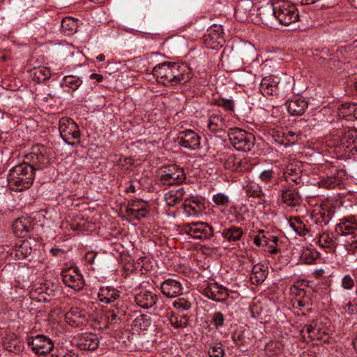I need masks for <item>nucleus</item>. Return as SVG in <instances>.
Masks as SVG:
<instances>
[{
    "label": "nucleus",
    "mask_w": 357,
    "mask_h": 357,
    "mask_svg": "<svg viewBox=\"0 0 357 357\" xmlns=\"http://www.w3.org/2000/svg\"><path fill=\"white\" fill-rule=\"evenodd\" d=\"M25 162L10 170L8 181L13 190L29 189L34 180V171L43 169L47 166L49 159L46 147L40 144L34 146L31 152L25 155Z\"/></svg>",
    "instance_id": "nucleus-1"
},
{
    "label": "nucleus",
    "mask_w": 357,
    "mask_h": 357,
    "mask_svg": "<svg viewBox=\"0 0 357 357\" xmlns=\"http://www.w3.org/2000/svg\"><path fill=\"white\" fill-rule=\"evenodd\" d=\"M158 176L162 185H179L186 179L184 169L176 164H169L162 167L159 170Z\"/></svg>",
    "instance_id": "nucleus-2"
},
{
    "label": "nucleus",
    "mask_w": 357,
    "mask_h": 357,
    "mask_svg": "<svg viewBox=\"0 0 357 357\" xmlns=\"http://www.w3.org/2000/svg\"><path fill=\"white\" fill-rule=\"evenodd\" d=\"M228 137L233 146L239 151H250L255 144V136L238 128L229 129Z\"/></svg>",
    "instance_id": "nucleus-3"
},
{
    "label": "nucleus",
    "mask_w": 357,
    "mask_h": 357,
    "mask_svg": "<svg viewBox=\"0 0 357 357\" xmlns=\"http://www.w3.org/2000/svg\"><path fill=\"white\" fill-rule=\"evenodd\" d=\"M275 19L284 26H288L299 20L296 6L289 2L279 1L275 4Z\"/></svg>",
    "instance_id": "nucleus-4"
},
{
    "label": "nucleus",
    "mask_w": 357,
    "mask_h": 357,
    "mask_svg": "<svg viewBox=\"0 0 357 357\" xmlns=\"http://www.w3.org/2000/svg\"><path fill=\"white\" fill-rule=\"evenodd\" d=\"M325 169L326 171V176L318 181V186L326 189L340 187L343 179L346 176L345 171L331 165H326Z\"/></svg>",
    "instance_id": "nucleus-5"
},
{
    "label": "nucleus",
    "mask_w": 357,
    "mask_h": 357,
    "mask_svg": "<svg viewBox=\"0 0 357 357\" xmlns=\"http://www.w3.org/2000/svg\"><path fill=\"white\" fill-rule=\"evenodd\" d=\"M59 132L63 140L68 145L73 146L76 141H79V127L72 119L63 117L60 119Z\"/></svg>",
    "instance_id": "nucleus-6"
},
{
    "label": "nucleus",
    "mask_w": 357,
    "mask_h": 357,
    "mask_svg": "<svg viewBox=\"0 0 357 357\" xmlns=\"http://www.w3.org/2000/svg\"><path fill=\"white\" fill-rule=\"evenodd\" d=\"M225 42L221 25L214 24L207 29L204 36V43L208 49L219 50L223 46Z\"/></svg>",
    "instance_id": "nucleus-7"
},
{
    "label": "nucleus",
    "mask_w": 357,
    "mask_h": 357,
    "mask_svg": "<svg viewBox=\"0 0 357 357\" xmlns=\"http://www.w3.org/2000/svg\"><path fill=\"white\" fill-rule=\"evenodd\" d=\"M26 341L27 344L37 355L45 356L49 354L54 348L53 342L43 335L28 337Z\"/></svg>",
    "instance_id": "nucleus-8"
},
{
    "label": "nucleus",
    "mask_w": 357,
    "mask_h": 357,
    "mask_svg": "<svg viewBox=\"0 0 357 357\" xmlns=\"http://www.w3.org/2000/svg\"><path fill=\"white\" fill-rule=\"evenodd\" d=\"M62 280L66 286L78 291L84 287V280L77 267H70L61 272Z\"/></svg>",
    "instance_id": "nucleus-9"
},
{
    "label": "nucleus",
    "mask_w": 357,
    "mask_h": 357,
    "mask_svg": "<svg viewBox=\"0 0 357 357\" xmlns=\"http://www.w3.org/2000/svg\"><path fill=\"white\" fill-rule=\"evenodd\" d=\"M305 331L311 340L322 341L323 342H329L328 329L321 322L312 321L310 324L305 325V328L301 330L303 337H305Z\"/></svg>",
    "instance_id": "nucleus-10"
},
{
    "label": "nucleus",
    "mask_w": 357,
    "mask_h": 357,
    "mask_svg": "<svg viewBox=\"0 0 357 357\" xmlns=\"http://www.w3.org/2000/svg\"><path fill=\"white\" fill-rule=\"evenodd\" d=\"M149 212L146 202L142 199L131 200L126 207L125 213L130 219L139 220L145 218Z\"/></svg>",
    "instance_id": "nucleus-11"
},
{
    "label": "nucleus",
    "mask_w": 357,
    "mask_h": 357,
    "mask_svg": "<svg viewBox=\"0 0 357 357\" xmlns=\"http://www.w3.org/2000/svg\"><path fill=\"white\" fill-rule=\"evenodd\" d=\"M66 322L73 327H79L87 324L89 314L86 311L79 307H72L65 316Z\"/></svg>",
    "instance_id": "nucleus-12"
},
{
    "label": "nucleus",
    "mask_w": 357,
    "mask_h": 357,
    "mask_svg": "<svg viewBox=\"0 0 357 357\" xmlns=\"http://www.w3.org/2000/svg\"><path fill=\"white\" fill-rule=\"evenodd\" d=\"M224 167L231 172H245L250 171L252 164L246 158H241L234 154L227 155L223 160Z\"/></svg>",
    "instance_id": "nucleus-13"
},
{
    "label": "nucleus",
    "mask_w": 357,
    "mask_h": 357,
    "mask_svg": "<svg viewBox=\"0 0 357 357\" xmlns=\"http://www.w3.org/2000/svg\"><path fill=\"white\" fill-rule=\"evenodd\" d=\"M186 228L188 234L194 238L206 240L213 235V227L206 222H192Z\"/></svg>",
    "instance_id": "nucleus-14"
},
{
    "label": "nucleus",
    "mask_w": 357,
    "mask_h": 357,
    "mask_svg": "<svg viewBox=\"0 0 357 357\" xmlns=\"http://www.w3.org/2000/svg\"><path fill=\"white\" fill-rule=\"evenodd\" d=\"M256 18L255 23L271 26L272 20L275 19V5L270 1L260 3L257 7Z\"/></svg>",
    "instance_id": "nucleus-15"
},
{
    "label": "nucleus",
    "mask_w": 357,
    "mask_h": 357,
    "mask_svg": "<svg viewBox=\"0 0 357 357\" xmlns=\"http://www.w3.org/2000/svg\"><path fill=\"white\" fill-rule=\"evenodd\" d=\"M199 135L192 130H185L180 132L178 141V144L183 148L189 150H196L200 148Z\"/></svg>",
    "instance_id": "nucleus-16"
},
{
    "label": "nucleus",
    "mask_w": 357,
    "mask_h": 357,
    "mask_svg": "<svg viewBox=\"0 0 357 357\" xmlns=\"http://www.w3.org/2000/svg\"><path fill=\"white\" fill-rule=\"evenodd\" d=\"M172 85L185 84L192 77L190 68L186 64L172 63Z\"/></svg>",
    "instance_id": "nucleus-17"
},
{
    "label": "nucleus",
    "mask_w": 357,
    "mask_h": 357,
    "mask_svg": "<svg viewBox=\"0 0 357 357\" xmlns=\"http://www.w3.org/2000/svg\"><path fill=\"white\" fill-rule=\"evenodd\" d=\"M202 294L215 302L225 301L228 297L227 290L217 282L208 284L203 289Z\"/></svg>",
    "instance_id": "nucleus-18"
},
{
    "label": "nucleus",
    "mask_w": 357,
    "mask_h": 357,
    "mask_svg": "<svg viewBox=\"0 0 357 357\" xmlns=\"http://www.w3.org/2000/svg\"><path fill=\"white\" fill-rule=\"evenodd\" d=\"M34 223L29 218L20 217L17 218L13 223V230L15 235L18 238L28 236L33 231Z\"/></svg>",
    "instance_id": "nucleus-19"
},
{
    "label": "nucleus",
    "mask_w": 357,
    "mask_h": 357,
    "mask_svg": "<svg viewBox=\"0 0 357 357\" xmlns=\"http://www.w3.org/2000/svg\"><path fill=\"white\" fill-rule=\"evenodd\" d=\"M172 63L164 62L155 66L153 69V75L158 82L165 85L171 84L172 80Z\"/></svg>",
    "instance_id": "nucleus-20"
},
{
    "label": "nucleus",
    "mask_w": 357,
    "mask_h": 357,
    "mask_svg": "<svg viewBox=\"0 0 357 357\" xmlns=\"http://www.w3.org/2000/svg\"><path fill=\"white\" fill-rule=\"evenodd\" d=\"M280 192L281 200L287 206L296 207L301 204L302 198L296 188L287 187Z\"/></svg>",
    "instance_id": "nucleus-21"
},
{
    "label": "nucleus",
    "mask_w": 357,
    "mask_h": 357,
    "mask_svg": "<svg viewBox=\"0 0 357 357\" xmlns=\"http://www.w3.org/2000/svg\"><path fill=\"white\" fill-rule=\"evenodd\" d=\"M160 290L163 295L167 298H176L182 294V284L175 279L165 280L160 284Z\"/></svg>",
    "instance_id": "nucleus-22"
},
{
    "label": "nucleus",
    "mask_w": 357,
    "mask_h": 357,
    "mask_svg": "<svg viewBox=\"0 0 357 357\" xmlns=\"http://www.w3.org/2000/svg\"><path fill=\"white\" fill-rule=\"evenodd\" d=\"M335 230L342 236H351L357 233V220L353 216L343 218L336 225Z\"/></svg>",
    "instance_id": "nucleus-23"
},
{
    "label": "nucleus",
    "mask_w": 357,
    "mask_h": 357,
    "mask_svg": "<svg viewBox=\"0 0 357 357\" xmlns=\"http://www.w3.org/2000/svg\"><path fill=\"white\" fill-rule=\"evenodd\" d=\"M279 79L273 76L264 77L260 83V91L265 96L278 95L279 93Z\"/></svg>",
    "instance_id": "nucleus-24"
},
{
    "label": "nucleus",
    "mask_w": 357,
    "mask_h": 357,
    "mask_svg": "<svg viewBox=\"0 0 357 357\" xmlns=\"http://www.w3.org/2000/svg\"><path fill=\"white\" fill-rule=\"evenodd\" d=\"M99 342V338L96 334L86 333L79 336L77 345L82 350L94 351L98 347Z\"/></svg>",
    "instance_id": "nucleus-25"
},
{
    "label": "nucleus",
    "mask_w": 357,
    "mask_h": 357,
    "mask_svg": "<svg viewBox=\"0 0 357 357\" xmlns=\"http://www.w3.org/2000/svg\"><path fill=\"white\" fill-rule=\"evenodd\" d=\"M31 243L26 240L19 241L11 250L10 255L17 260H22L31 255Z\"/></svg>",
    "instance_id": "nucleus-26"
},
{
    "label": "nucleus",
    "mask_w": 357,
    "mask_h": 357,
    "mask_svg": "<svg viewBox=\"0 0 357 357\" xmlns=\"http://www.w3.org/2000/svg\"><path fill=\"white\" fill-rule=\"evenodd\" d=\"M158 297L155 294L148 291H140L135 296L136 303L141 307L149 309L155 305Z\"/></svg>",
    "instance_id": "nucleus-27"
},
{
    "label": "nucleus",
    "mask_w": 357,
    "mask_h": 357,
    "mask_svg": "<svg viewBox=\"0 0 357 357\" xmlns=\"http://www.w3.org/2000/svg\"><path fill=\"white\" fill-rule=\"evenodd\" d=\"M254 3L252 0H240L235 8V15L238 20L243 22L252 17Z\"/></svg>",
    "instance_id": "nucleus-28"
},
{
    "label": "nucleus",
    "mask_w": 357,
    "mask_h": 357,
    "mask_svg": "<svg viewBox=\"0 0 357 357\" xmlns=\"http://www.w3.org/2000/svg\"><path fill=\"white\" fill-rule=\"evenodd\" d=\"M334 215V209L326 210L322 208L319 211H313L310 218L314 224L323 227L329 223Z\"/></svg>",
    "instance_id": "nucleus-29"
},
{
    "label": "nucleus",
    "mask_w": 357,
    "mask_h": 357,
    "mask_svg": "<svg viewBox=\"0 0 357 357\" xmlns=\"http://www.w3.org/2000/svg\"><path fill=\"white\" fill-rule=\"evenodd\" d=\"M120 298V291L112 287H102L98 293L100 302L110 304Z\"/></svg>",
    "instance_id": "nucleus-30"
},
{
    "label": "nucleus",
    "mask_w": 357,
    "mask_h": 357,
    "mask_svg": "<svg viewBox=\"0 0 357 357\" xmlns=\"http://www.w3.org/2000/svg\"><path fill=\"white\" fill-rule=\"evenodd\" d=\"M307 106L308 102L302 98H296L287 102V110L291 115L303 114Z\"/></svg>",
    "instance_id": "nucleus-31"
},
{
    "label": "nucleus",
    "mask_w": 357,
    "mask_h": 357,
    "mask_svg": "<svg viewBox=\"0 0 357 357\" xmlns=\"http://www.w3.org/2000/svg\"><path fill=\"white\" fill-rule=\"evenodd\" d=\"M268 267L261 264H257L253 266L250 274V280L254 284H261L267 278Z\"/></svg>",
    "instance_id": "nucleus-32"
},
{
    "label": "nucleus",
    "mask_w": 357,
    "mask_h": 357,
    "mask_svg": "<svg viewBox=\"0 0 357 357\" xmlns=\"http://www.w3.org/2000/svg\"><path fill=\"white\" fill-rule=\"evenodd\" d=\"M185 190L184 188H180L176 190H171L165 195V199L167 206L173 207L185 200Z\"/></svg>",
    "instance_id": "nucleus-33"
},
{
    "label": "nucleus",
    "mask_w": 357,
    "mask_h": 357,
    "mask_svg": "<svg viewBox=\"0 0 357 357\" xmlns=\"http://www.w3.org/2000/svg\"><path fill=\"white\" fill-rule=\"evenodd\" d=\"M338 115L348 120L357 119V103L342 104L338 109Z\"/></svg>",
    "instance_id": "nucleus-34"
},
{
    "label": "nucleus",
    "mask_w": 357,
    "mask_h": 357,
    "mask_svg": "<svg viewBox=\"0 0 357 357\" xmlns=\"http://www.w3.org/2000/svg\"><path fill=\"white\" fill-rule=\"evenodd\" d=\"M341 142L347 148L351 146V150L357 152V130L355 129H349L342 132Z\"/></svg>",
    "instance_id": "nucleus-35"
},
{
    "label": "nucleus",
    "mask_w": 357,
    "mask_h": 357,
    "mask_svg": "<svg viewBox=\"0 0 357 357\" xmlns=\"http://www.w3.org/2000/svg\"><path fill=\"white\" fill-rule=\"evenodd\" d=\"M183 208L189 215H195L200 213L204 209V204L199 200L185 198Z\"/></svg>",
    "instance_id": "nucleus-36"
},
{
    "label": "nucleus",
    "mask_w": 357,
    "mask_h": 357,
    "mask_svg": "<svg viewBox=\"0 0 357 357\" xmlns=\"http://www.w3.org/2000/svg\"><path fill=\"white\" fill-rule=\"evenodd\" d=\"M226 127V120L222 114H213L210 116L208 122V129L216 132L218 130H222Z\"/></svg>",
    "instance_id": "nucleus-37"
},
{
    "label": "nucleus",
    "mask_w": 357,
    "mask_h": 357,
    "mask_svg": "<svg viewBox=\"0 0 357 357\" xmlns=\"http://www.w3.org/2000/svg\"><path fill=\"white\" fill-rule=\"evenodd\" d=\"M276 236L272 232L260 229L257 235L254 237L253 242L255 245L266 247L271 240H275Z\"/></svg>",
    "instance_id": "nucleus-38"
},
{
    "label": "nucleus",
    "mask_w": 357,
    "mask_h": 357,
    "mask_svg": "<svg viewBox=\"0 0 357 357\" xmlns=\"http://www.w3.org/2000/svg\"><path fill=\"white\" fill-rule=\"evenodd\" d=\"M243 234V230L241 227L231 226L223 229L222 236L228 241H236L241 239Z\"/></svg>",
    "instance_id": "nucleus-39"
},
{
    "label": "nucleus",
    "mask_w": 357,
    "mask_h": 357,
    "mask_svg": "<svg viewBox=\"0 0 357 357\" xmlns=\"http://www.w3.org/2000/svg\"><path fill=\"white\" fill-rule=\"evenodd\" d=\"M106 316L110 324H117L124 319L126 311L123 307H115L107 311Z\"/></svg>",
    "instance_id": "nucleus-40"
},
{
    "label": "nucleus",
    "mask_w": 357,
    "mask_h": 357,
    "mask_svg": "<svg viewBox=\"0 0 357 357\" xmlns=\"http://www.w3.org/2000/svg\"><path fill=\"white\" fill-rule=\"evenodd\" d=\"M77 26V22L71 17H66L61 21V29L66 35H72L76 32Z\"/></svg>",
    "instance_id": "nucleus-41"
},
{
    "label": "nucleus",
    "mask_w": 357,
    "mask_h": 357,
    "mask_svg": "<svg viewBox=\"0 0 357 357\" xmlns=\"http://www.w3.org/2000/svg\"><path fill=\"white\" fill-rule=\"evenodd\" d=\"M289 225L292 229L300 236H305L309 233V229L305 224L298 218H291Z\"/></svg>",
    "instance_id": "nucleus-42"
},
{
    "label": "nucleus",
    "mask_w": 357,
    "mask_h": 357,
    "mask_svg": "<svg viewBox=\"0 0 357 357\" xmlns=\"http://www.w3.org/2000/svg\"><path fill=\"white\" fill-rule=\"evenodd\" d=\"M3 346L10 352H20L22 350L23 346L21 341L16 337H8L3 342Z\"/></svg>",
    "instance_id": "nucleus-43"
},
{
    "label": "nucleus",
    "mask_w": 357,
    "mask_h": 357,
    "mask_svg": "<svg viewBox=\"0 0 357 357\" xmlns=\"http://www.w3.org/2000/svg\"><path fill=\"white\" fill-rule=\"evenodd\" d=\"M284 344L279 341H270L264 348L266 354L271 357L278 356L282 352Z\"/></svg>",
    "instance_id": "nucleus-44"
},
{
    "label": "nucleus",
    "mask_w": 357,
    "mask_h": 357,
    "mask_svg": "<svg viewBox=\"0 0 357 357\" xmlns=\"http://www.w3.org/2000/svg\"><path fill=\"white\" fill-rule=\"evenodd\" d=\"M301 132H296L291 130L286 129L282 133V138L280 143L284 145L294 144L298 139H301Z\"/></svg>",
    "instance_id": "nucleus-45"
},
{
    "label": "nucleus",
    "mask_w": 357,
    "mask_h": 357,
    "mask_svg": "<svg viewBox=\"0 0 357 357\" xmlns=\"http://www.w3.org/2000/svg\"><path fill=\"white\" fill-rule=\"evenodd\" d=\"M296 291L297 298H296L294 305H295L296 303L300 308L307 307L308 310V307L312 304L309 296L306 295V291L303 289H296Z\"/></svg>",
    "instance_id": "nucleus-46"
},
{
    "label": "nucleus",
    "mask_w": 357,
    "mask_h": 357,
    "mask_svg": "<svg viewBox=\"0 0 357 357\" xmlns=\"http://www.w3.org/2000/svg\"><path fill=\"white\" fill-rule=\"evenodd\" d=\"M82 83V80L77 76L67 75L63 78L62 86L69 87L73 91L77 90Z\"/></svg>",
    "instance_id": "nucleus-47"
},
{
    "label": "nucleus",
    "mask_w": 357,
    "mask_h": 357,
    "mask_svg": "<svg viewBox=\"0 0 357 357\" xmlns=\"http://www.w3.org/2000/svg\"><path fill=\"white\" fill-rule=\"evenodd\" d=\"M171 325L175 328H185L188 326L186 316H178L172 313L169 317Z\"/></svg>",
    "instance_id": "nucleus-48"
},
{
    "label": "nucleus",
    "mask_w": 357,
    "mask_h": 357,
    "mask_svg": "<svg viewBox=\"0 0 357 357\" xmlns=\"http://www.w3.org/2000/svg\"><path fill=\"white\" fill-rule=\"evenodd\" d=\"M245 192L248 197L260 198L264 194L261 187L255 183L248 184L245 187Z\"/></svg>",
    "instance_id": "nucleus-49"
},
{
    "label": "nucleus",
    "mask_w": 357,
    "mask_h": 357,
    "mask_svg": "<svg viewBox=\"0 0 357 357\" xmlns=\"http://www.w3.org/2000/svg\"><path fill=\"white\" fill-rule=\"evenodd\" d=\"M151 324V317L146 314H140L137 316L133 321L135 327L145 330Z\"/></svg>",
    "instance_id": "nucleus-50"
},
{
    "label": "nucleus",
    "mask_w": 357,
    "mask_h": 357,
    "mask_svg": "<svg viewBox=\"0 0 357 357\" xmlns=\"http://www.w3.org/2000/svg\"><path fill=\"white\" fill-rule=\"evenodd\" d=\"M208 354L210 357H223L225 349L221 343H213L209 346Z\"/></svg>",
    "instance_id": "nucleus-51"
},
{
    "label": "nucleus",
    "mask_w": 357,
    "mask_h": 357,
    "mask_svg": "<svg viewBox=\"0 0 357 357\" xmlns=\"http://www.w3.org/2000/svg\"><path fill=\"white\" fill-rule=\"evenodd\" d=\"M318 243L322 248H332L335 242L331 234L324 232L319 235Z\"/></svg>",
    "instance_id": "nucleus-52"
},
{
    "label": "nucleus",
    "mask_w": 357,
    "mask_h": 357,
    "mask_svg": "<svg viewBox=\"0 0 357 357\" xmlns=\"http://www.w3.org/2000/svg\"><path fill=\"white\" fill-rule=\"evenodd\" d=\"M213 202L219 206L227 207L229 204V198L227 195L219 192L213 196Z\"/></svg>",
    "instance_id": "nucleus-53"
},
{
    "label": "nucleus",
    "mask_w": 357,
    "mask_h": 357,
    "mask_svg": "<svg viewBox=\"0 0 357 357\" xmlns=\"http://www.w3.org/2000/svg\"><path fill=\"white\" fill-rule=\"evenodd\" d=\"M232 340L238 347L245 346L247 343L245 333L242 331H236L232 335Z\"/></svg>",
    "instance_id": "nucleus-54"
},
{
    "label": "nucleus",
    "mask_w": 357,
    "mask_h": 357,
    "mask_svg": "<svg viewBox=\"0 0 357 357\" xmlns=\"http://www.w3.org/2000/svg\"><path fill=\"white\" fill-rule=\"evenodd\" d=\"M173 306L179 311H185L191 307V303L184 298H179L173 302Z\"/></svg>",
    "instance_id": "nucleus-55"
},
{
    "label": "nucleus",
    "mask_w": 357,
    "mask_h": 357,
    "mask_svg": "<svg viewBox=\"0 0 357 357\" xmlns=\"http://www.w3.org/2000/svg\"><path fill=\"white\" fill-rule=\"evenodd\" d=\"M133 164L134 161L131 158L124 157L122 155H121L116 161L117 166L126 169H128L130 167L133 165Z\"/></svg>",
    "instance_id": "nucleus-56"
},
{
    "label": "nucleus",
    "mask_w": 357,
    "mask_h": 357,
    "mask_svg": "<svg viewBox=\"0 0 357 357\" xmlns=\"http://www.w3.org/2000/svg\"><path fill=\"white\" fill-rule=\"evenodd\" d=\"M317 254L316 252H313L309 250L304 251L301 256L305 263L308 264H312L317 259Z\"/></svg>",
    "instance_id": "nucleus-57"
},
{
    "label": "nucleus",
    "mask_w": 357,
    "mask_h": 357,
    "mask_svg": "<svg viewBox=\"0 0 357 357\" xmlns=\"http://www.w3.org/2000/svg\"><path fill=\"white\" fill-rule=\"evenodd\" d=\"M225 321V317L221 312H215L212 317L211 323L216 327L223 326Z\"/></svg>",
    "instance_id": "nucleus-58"
},
{
    "label": "nucleus",
    "mask_w": 357,
    "mask_h": 357,
    "mask_svg": "<svg viewBox=\"0 0 357 357\" xmlns=\"http://www.w3.org/2000/svg\"><path fill=\"white\" fill-rule=\"evenodd\" d=\"M342 310L349 315L355 314L357 313V304L349 302L342 306Z\"/></svg>",
    "instance_id": "nucleus-59"
},
{
    "label": "nucleus",
    "mask_w": 357,
    "mask_h": 357,
    "mask_svg": "<svg viewBox=\"0 0 357 357\" xmlns=\"http://www.w3.org/2000/svg\"><path fill=\"white\" fill-rule=\"evenodd\" d=\"M218 105L227 111L233 112L234 109V102L231 99H220Z\"/></svg>",
    "instance_id": "nucleus-60"
},
{
    "label": "nucleus",
    "mask_w": 357,
    "mask_h": 357,
    "mask_svg": "<svg viewBox=\"0 0 357 357\" xmlns=\"http://www.w3.org/2000/svg\"><path fill=\"white\" fill-rule=\"evenodd\" d=\"M278 242L279 238L276 236V239L271 240V241H270L268 244L266 246L268 248V250L270 253L275 255L280 252V248H279Z\"/></svg>",
    "instance_id": "nucleus-61"
},
{
    "label": "nucleus",
    "mask_w": 357,
    "mask_h": 357,
    "mask_svg": "<svg viewBox=\"0 0 357 357\" xmlns=\"http://www.w3.org/2000/svg\"><path fill=\"white\" fill-rule=\"evenodd\" d=\"M354 280L349 275H346L342 280V286L345 289H351L354 287Z\"/></svg>",
    "instance_id": "nucleus-62"
},
{
    "label": "nucleus",
    "mask_w": 357,
    "mask_h": 357,
    "mask_svg": "<svg viewBox=\"0 0 357 357\" xmlns=\"http://www.w3.org/2000/svg\"><path fill=\"white\" fill-rule=\"evenodd\" d=\"M273 175L274 172L272 169H267L260 174L259 178L263 182L268 183L273 178Z\"/></svg>",
    "instance_id": "nucleus-63"
},
{
    "label": "nucleus",
    "mask_w": 357,
    "mask_h": 357,
    "mask_svg": "<svg viewBox=\"0 0 357 357\" xmlns=\"http://www.w3.org/2000/svg\"><path fill=\"white\" fill-rule=\"evenodd\" d=\"M68 250V248L64 249L54 247L51 248L50 253L54 257H63Z\"/></svg>",
    "instance_id": "nucleus-64"
}]
</instances>
